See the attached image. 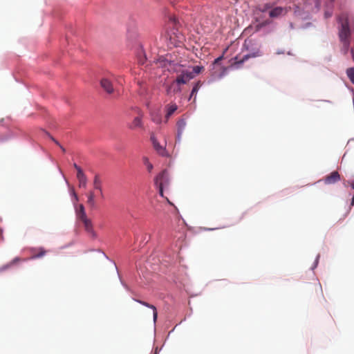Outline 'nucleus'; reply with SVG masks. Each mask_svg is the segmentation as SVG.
<instances>
[{"instance_id":"8","label":"nucleus","mask_w":354,"mask_h":354,"mask_svg":"<svg viewBox=\"0 0 354 354\" xmlns=\"http://www.w3.org/2000/svg\"><path fill=\"white\" fill-rule=\"evenodd\" d=\"M31 252V259H39L45 256L47 253V250L42 247L35 248L30 249Z\"/></svg>"},{"instance_id":"10","label":"nucleus","mask_w":354,"mask_h":354,"mask_svg":"<svg viewBox=\"0 0 354 354\" xmlns=\"http://www.w3.org/2000/svg\"><path fill=\"white\" fill-rule=\"evenodd\" d=\"M340 180V176L337 171L331 172L329 175L326 176L324 178L326 184H333Z\"/></svg>"},{"instance_id":"16","label":"nucleus","mask_w":354,"mask_h":354,"mask_svg":"<svg viewBox=\"0 0 354 354\" xmlns=\"http://www.w3.org/2000/svg\"><path fill=\"white\" fill-rule=\"evenodd\" d=\"M142 125V116L138 115L133 119L132 123L130 125V128L131 129H136L138 127H141Z\"/></svg>"},{"instance_id":"24","label":"nucleus","mask_w":354,"mask_h":354,"mask_svg":"<svg viewBox=\"0 0 354 354\" xmlns=\"http://www.w3.org/2000/svg\"><path fill=\"white\" fill-rule=\"evenodd\" d=\"M203 70H204L203 66H195L193 67L192 71H191V72L193 73V74L195 76L196 75H198V74L201 73Z\"/></svg>"},{"instance_id":"33","label":"nucleus","mask_w":354,"mask_h":354,"mask_svg":"<svg viewBox=\"0 0 354 354\" xmlns=\"http://www.w3.org/2000/svg\"><path fill=\"white\" fill-rule=\"evenodd\" d=\"M270 7L268 6H266L265 8L262 10V12H264L267 8H269Z\"/></svg>"},{"instance_id":"13","label":"nucleus","mask_w":354,"mask_h":354,"mask_svg":"<svg viewBox=\"0 0 354 354\" xmlns=\"http://www.w3.org/2000/svg\"><path fill=\"white\" fill-rule=\"evenodd\" d=\"M77 178L79 182L80 187L86 188L87 183V178L83 171H79V174H77Z\"/></svg>"},{"instance_id":"17","label":"nucleus","mask_w":354,"mask_h":354,"mask_svg":"<svg viewBox=\"0 0 354 354\" xmlns=\"http://www.w3.org/2000/svg\"><path fill=\"white\" fill-rule=\"evenodd\" d=\"M221 63V56L218 57L216 59H214V62L212 63V71H214V73H216L217 71H219L221 68L220 66Z\"/></svg>"},{"instance_id":"22","label":"nucleus","mask_w":354,"mask_h":354,"mask_svg":"<svg viewBox=\"0 0 354 354\" xmlns=\"http://www.w3.org/2000/svg\"><path fill=\"white\" fill-rule=\"evenodd\" d=\"M346 75L350 79L351 82L354 84V67L347 68Z\"/></svg>"},{"instance_id":"6","label":"nucleus","mask_w":354,"mask_h":354,"mask_svg":"<svg viewBox=\"0 0 354 354\" xmlns=\"http://www.w3.org/2000/svg\"><path fill=\"white\" fill-rule=\"evenodd\" d=\"M290 10V7H275L269 12V16L271 18H277L284 16Z\"/></svg>"},{"instance_id":"19","label":"nucleus","mask_w":354,"mask_h":354,"mask_svg":"<svg viewBox=\"0 0 354 354\" xmlns=\"http://www.w3.org/2000/svg\"><path fill=\"white\" fill-rule=\"evenodd\" d=\"M201 86V83L200 81H198V82H196L195 84V85L194 86L192 90V92H191V94H190V96H189V100L193 97L194 96V101H195L196 100V95L198 91V89L200 88Z\"/></svg>"},{"instance_id":"39","label":"nucleus","mask_w":354,"mask_h":354,"mask_svg":"<svg viewBox=\"0 0 354 354\" xmlns=\"http://www.w3.org/2000/svg\"><path fill=\"white\" fill-rule=\"evenodd\" d=\"M315 3L316 5L318 4L317 1H315Z\"/></svg>"},{"instance_id":"36","label":"nucleus","mask_w":354,"mask_h":354,"mask_svg":"<svg viewBox=\"0 0 354 354\" xmlns=\"http://www.w3.org/2000/svg\"><path fill=\"white\" fill-rule=\"evenodd\" d=\"M74 196H75L76 200H78L77 196H76V194H74Z\"/></svg>"},{"instance_id":"25","label":"nucleus","mask_w":354,"mask_h":354,"mask_svg":"<svg viewBox=\"0 0 354 354\" xmlns=\"http://www.w3.org/2000/svg\"><path fill=\"white\" fill-rule=\"evenodd\" d=\"M185 125H186V122L184 119H180L178 121L177 126H178L179 133L181 132L184 129Z\"/></svg>"},{"instance_id":"26","label":"nucleus","mask_w":354,"mask_h":354,"mask_svg":"<svg viewBox=\"0 0 354 354\" xmlns=\"http://www.w3.org/2000/svg\"><path fill=\"white\" fill-rule=\"evenodd\" d=\"M143 162L147 166V170L150 172L153 169V165L149 162L147 157L143 158Z\"/></svg>"},{"instance_id":"1","label":"nucleus","mask_w":354,"mask_h":354,"mask_svg":"<svg viewBox=\"0 0 354 354\" xmlns=\"http://www.w3.org/2000/svg\"><path fill=\"white\" fill-rule=\"evenodd\" d=\"M339 21L341 24V28L339 29V38L343 44V48H344V54H346L349 46H350V41L348 40V37L350 36V28L348 26V17L346 14H342L341 15L339 18Z\"/></svg>"},{"instance_id":"7","label":"nucleus","mask_w":354,"mask_h":354,"mask_svg":"<svg viewBox=\"0 0 354 354\" xmlns=\"http://www.w3.org/2000/svg\"><path fill=\"white\" fill-rule=\"evenodd\" d=\"M100 86L109 94H111L114 92V88L113 84V80L110 77H103L100 80Z\"/></svg>"},{"instance_id":"21","label":"nucleus","mask_w":354,"mask_h":354,"mask_svg":"<svg viewBox=\"0 0 354 354\" xmlns=\"http://www.w3.org/2000/svg\"><path fill=\"white\" fill-rule=\"evenodd\" d=\"M151 120L156 124H160L162 122V117L159 113H154L151 114Z\"/></svg>"},{"instance_id":"28","label":"nucleus","mask_w":354,"mask_h":354,"mask_svg":"<svg viewBox=\"0 0 354 354\" xmlns=\"http://www.w3.org/2000/svg\"><path fill=\"white\" fill-rule=\"evenodd\" d=\"M74 167L77 170V174H79V171H82V169H81L80 167H79L77 164H74L73 165Z\"/></svg>"},{"instance_id":"3","label":"nucleus","mask_w":354,"mask_h":354,"mask_svg":"<svg viewBox=\"0 0 354 354\" xmlns=\"http://www.w3.org/2000/svg\"><path fill=\"white\" fill-rule=\"evenodd\" d=\"M262 55V53L259 49V47H255L252 49H251L248 53L244 55L243 56V57L241 58H239L237 56H235L231 61H233L231 64H230V66L231 67H235V68H239L240 66L242 64V63L248 59L249 58H252V57H259V56H261Z\"/></svg>"},{"instance_id":"4","label":"nucleus","mask_w":354,"mask_h":354,"mask_svg":"<svg viewBox=\"0 0 354 354\" xmlns=\"http://www.w3.org/2000/svg\"><path fill=\"white\" fill-rule=\"evenodd\" d=\"M155 184L159 188L160 194L163 196V187L168 184V174L166 171H162L156 176Z\"/></svg>"},{"instance_id":"5","label":"nucleus","mask_w":354,"mask_h":354,"mask_svg":"<svg viewBox=\"0 0 354 354\" xmlns=\"http://www.w3.org/2000/svg\"><path fill=\"white\" fill-rule=\"evenodd\" d=\"M194 77V75L193 73L189 71H181V73L177 76L174 83L178 84H185Z\"/></svg>"},{"instance_id":"2","label":"nucleus","mask_w":354,"mask_h":354,"mask_svg":"<svg viewBox=\"0 0 354 354\" xmlns=\"http://www.w3.org/2000/svg\"><path fill=\"white\" fill-rule=\"evenodd\" d=\"M177 24V19L175 17H171L167 24V28H173L171 31H167L165 38L168 41V46H178V43L181 42L183 39V35L175 30Z\"/></svg>"},{"instance_id":"29","label":"nucleus","mask_w":354,"mask_h":354,"mask_svg":"<svg viewBox=\"0 0 354 354\" xmlns=\"http://www.w3.org/2000/svg\"><path fill=\"white\" fill-rule=\"evenodd\" d=\"M315 286L316 289L322 290V286L319 283H315Z\"/></svg>"},{"instance_id":"15","label":"nucleus","mask_w":354,"mask_h":354,"mask_svg":"<svg viewBox=\"0 0 354 354\" xmlns=\"http://www.w3.org/2000/svg\"><path fill=\"white\" fill-rule=\"evenodd\" d=\"M93 187L96 190H98L100 194L102 196V181L99 175L97 174L95 176L93 179Z\"/></svg>"},{"instance_id":"9","label":"nucleus","mask_w":354,"mask_h":354,"mask_svg":"<svg viewBox=\"0 0 354 354\" xmlns=\"http://www.w3.org/2000/svg\"><path fill=\"white\" fill-rule=\"evenodd\" d=\"M81 221L83 223L84 229L87 232V233H88L92 237H95L96 233L93 230L91 221L87 217H85L82 218Z\"/></svg>"},{"instance_id":"34","label":"nucleus","mask_w":354,"mask_h":354,"mask_svg":"<svg viewBox=\"0 0 354 354\" xmlns=\"http://www.w3.org/2000/svg\"><path fill=\"white\" fill-rule=\"evenodd\" d=\"M226 69H227V68H223V71H222L223 74L224 73V72H225V71Z\"/></svg>"},{"instance_id":"30","label":"nucleus","mask_w":354,"mask_h":354,"mask_svg":"<svg viewBox=\"0 0 354 354\" xmlns=\"http://www.w3.org/2000/svg\"><path fill=\"white\" fill-rule=\"evenodd\" d=\"M251 43H252V41H246L245 42V46L247 48V49H248V48H249V44H250Z\"/></svg>"},{"instance_id":"14","label":"nucleus","mask_w":354,"mask_h":354,"mask_svg":"<svg viewBox=\"0 0 354 354\" xmlns=\"http://www.w3.org/2000/svg\"><path fill=\"white\" fill-rule=\"evenodd\" d=\"M136 301L137 302L140 303V304H142L146 307H148L149 308H151L153 310V321L156 322L157 319V317H158V313H157L156 308L153 305L147 303L145 301L138 300V299H136Z\"/></svg>"},{"instance_id":"12","label":"nucleus","mask_w":354,"mask_h":354,"mask_svg":"<svg viewBox=\"0 0 354 354\" xmlns=\"http://www.w3.org/2000/svg\"><path fill=\"white\" fill-rule=\"evenodd\" d=\"M87 205L92 209L95 207L96 201H95V196L93 191H90L87 194Z\"/></svg>"},{"instance_id":"31","label":"nucleus","mask_w":354,"mask_h":354,"mask_svg":"<svg viewBox=\"0 0 354 354\" xmlns=\"http://www.w3.org/2000/svg\"><path fill=\"white\" fill-rule=\"evenodd\" d=\"M331 15H332V12H328V11H326V12H325V16H326V17H330Z\"/></svg>"},{"instance_id":"11","label":"nucleus","mask_w":354,"mask_h":354,"mask_svg":"<svg viewBox=\"0 0 354 354\" xmlns=\"http://www.w3.org/2000/svg\"><path fill=\"white\" fill-rule=\"evenodd\" d=\"M165 122H167L169 118L175 113L178 109V106L175 103H170L165 106Z\"/></svg>"},{"instance_id":"32","label":"nucleus","mask_w":354,"mask_h":354,"mask_svg":"<svg viewBox=\"0 0 354 354\" xmlns=\"http://www.w3.org/2000/svg\"><path fill=\"white\" fill-rule=\"evenodd\" d=\"M351 55H352L353 59L354 61V47L351 48Z\"/></svg>"},{"instance_id":"35","label":"nucleus","mask_w":354,"mask_h":354,"mask_svg":"<svg viewBox=\"0 0 354 354\" xmlns=\"http://www.w3.org/2000/svg\"><path fill=\"white\" fill-rule=\"evenodd\" d=\"M74 196H75L76 200H78L77 196H76V194H74Z\"/></svg>"},{"instance_id":"27","label":"nucleus","mask_w":354,"mask_h":354,"mask_svg":"<svg viewBox=\"0 0 354 354\" xmlns=\"http://www.w3.org/2000/svg\"><path fill=\"white\" fill-rule=\"evenodd\" d=\"M51 139L62 149L63 152H65V149L62 145H60V144L57 140H55L53 138H51Z\"/></svg>"},{"instance_id":"23","label":"nucleus","mask_w":354,"mask_h":354,"mask_svg":"<svg viewBox=\"0 0 354 354\" xmlns=\"http://www.w3.org/2000/svg\"><path fill=\"white\" fill-rule=\"evenodd\" d=\"M153 145L156 150L160 154H164V149L160 145V144L154 139H153Z\"/></svg>"},{"instance_id":"37","label":"nucleus","mask_w":354,"mask_h":354,"mask_svg":"<svg viewBox=\"0 0 354 354\" xmlns=\"http://www.w3.org/2000/svg\"><path fill=\"white\" fill-rule=\"evenodd\" d=\"M74 196H75L76 200H78L77 196H76V194H74Z\"/></svg>"},{"instance_id":"38","label":"nucleus","mask_w":354,"mask_h":354,"mask_svg":"<svg viewBox=\"0 0 354 354\" xmlns=\"http://www.w3.org/2000/svg\"><path fill=\"white\" fill-rule=\"evenodd\" d=\"M351 186H352V188L354 189V184H352Z\"/></svg>"},{"instance_id":"18","label":"nucleus","mask_w":354,"mask_h":354,"mask_svg":"<svg viewBox=\"0 0 354 354\" xmlns=\"http://www.w3.org/2000/svg\"><path fill=\"white\" fill-rule=\"evenodd\" d=\"M76 214H77V218L80 219V221L82 218L87 217L86 212H85L84 207L83 205H82V204L80 205L79 209H77V211H76Z\"/></svg>"},{"instance_id":"20","label":"nucleus","mask_w":354,"mask_h":354,"mask_svg":"<svg viewBox=\"0 0 354 354\" xmlns=\"http://www.w3.org/2000/svg\"><path fill=\"white\" fill-rule=\"evenodd\" d=\"M21 261V259L19 258V257H16L11 262H10L8 264L6 265V266H2L1 268H0V271H3L5 270L6 269H8L9 268H10L12 266H13L14 264L19 262Z\"/></svg>"}]
</instances>
